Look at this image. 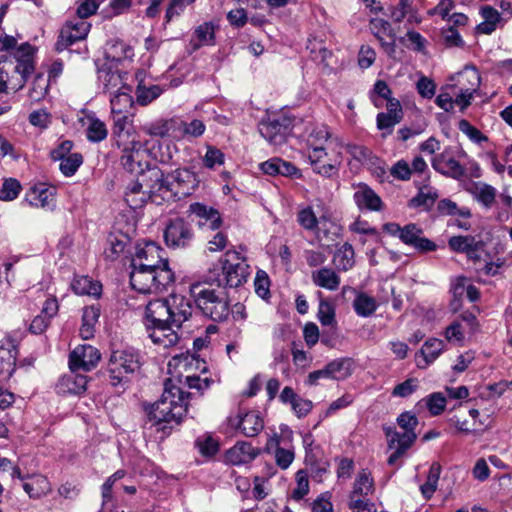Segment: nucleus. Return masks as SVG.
Wrapping results in <instances>:
<instances>
[{"mask_svg":"<svg viewBox=\"0 0 512 512\" xmlns=\"http://www.w3.org/2000/svg\"><path fill=\"white\" fill-rule=\"evenodd\" d=\"M227 424L232 430L240 431L245 437H256L264 429V419L255 410L229 416Z\"/></svg>","mask_w":512,"mask_h":512,"instance_id":"nucleus-14","label":"nucleus"},{"mask_svg":"<svg viewBox=\"0 0 512 512\" xmlns=\"http://www.w3.org/2000/svg\"><path fill=\"white\" fill-rule=\"evenodd\" d=\"M250 275L247 259L240 252L229 249L219 259L217 264L206 274L207 282L218 288L230 289L244 285Z\"/></svg>","mask_w":512,"mask_h":512,"instance_id":"nucleus-2","label":"nucleus"},{"mask_svg":"<svg viewBox=\"0 0 512 512\" xmlns=\"http://www.w3.org/2000/svg\"><path fill=\"white\" fill-rule=\"evenodd\" d=\"M164 240L169 248L189 247L194 240L192 224L182 217L170 219L164 230Z\"/></svg>","mask_w":512,"mask_h":512,"instance_id":"nucleus-9","label":"nucleus"},{"mask_svg":"<svg viewBox=\"0 0 512 512\" xmlns=\"http://www.w3.org/2000/svg\"><path fill=\"white\" fill-rule=\"evenodd\" d=\"M112 138L116 145L117 143H130L131 140H135L128 114L113 115Z\"/></svg>","mask_w":512,"mask_h":512,"instance_id":"nucleus-29","label":"nucleus"},{"mask_svg":"<svg viewBox=\"0 0 512 512\" xmlns=\"http://www.w3.org/2000/svg\"><path fill=\"white\" fill-rule=\"evenodd\" d=\"M402 121L401 117L396 115L387 114L385 112H380L376 117L377 128L381 131H385L383 136L387 134H391L393 132V128L396 124Z\"/></svg>","mask_w":512,"mask_h":512,"instance_id":"nucleus-62","label":"nucleus"},{"mask_svg":"<svg viewBox=\"0 0 512 512\" xmlns=\"http://www.w3.org/2000/svg\"><path fill=\"white\" fill-rule=\"evenodd\" d=\"M354 361L352 358L343 357L332 360L325 365L328 379L344 380L352 374Z\"/></svg>","mask_w":512,"mask_h":512,"instance_id":"nucleus-37","label":"nucleus"},{"mask_svg":"<svg viewBox=\"0 0 512 512\" xmlns=\"http://www.w3.org/2000/svg\"><path fill=\"white\" fill-rule=\"evenodd\" d=\"M353 246L346 242L334 254V262L341 271H347L354 265Z\"/></svg>","mask_w":512,"mask_h":512,"instance_id":"nucleus-47","label":"nucleus"},{"mask_svg":"<svg viewBox=\"0 0 512 512\" xmlns=\"http://www.w3.org/2000/svg\"><path fill=\"white\" fill-rule=\"evenodd\" d=\"M260 451L249 442L238 441L225 452V462L231 465L246 464L252 462L260 454Z\"/></svg>","mask_w":512,"mask_h":512,"instance_id":"nucleus-23","label":"nucleus"},{"mask_svg":"<svg viewBox=\"0 0 512 512\" xmlns=\"http://www.w3.org/2000/svg\"><path fill=\"white\" fill-rule=\"evenodd\" d=\"M128 239L124 235L109 234L103 256L107 261H115L125 251Z\"/></svg>","mask_w":512,"mask_h":512,"instance_id":"nucleus-40","label":"nucleus"},{"mask_svg":"<svg viewBox=\"0 0 512 512\" xmlns=\"http://www.w3.org/2000/svg\"><path fill=\"white\" fill-rule=\"evenodd\" d=\"M293 127L294 118L282 111L267 113L258 125L261 136L273 145L285 143Z\"/></svg>","mask_w":512,"mask_h":512,"instance_id":"nucleus-7","label":"nucleus"},{"mask_svg":"<svg viewBox=\"0 0 512 512\" xmlns=\"http://www.w3.org/2000/svg\"><path fill=\"white\" fill-rule=\"evenodd\" d=\"M101 359L100 351L89 344L79 345L69 354V369L73 371L93 370Z\"/></svg>","mask_w":512,"mask_h":512,"instance_id":"nucleus-16","label":"nucleus"},{"mask_svg":"<svg viewBox=\"0 0 512 512\" xmlns=\"http://www.w3.org/2000/svg\"><path fill=\"white\" fill-rule=\"evenodd\" d=\"M71 289L77 295L99 297L102 292V284L89 276H75L71 282Z\"/></svg>","mask_w":512,"mask_h":512,"instance_id":"nucleus-38","label":"nucleus"},{"mask_svg":"<svg viewBox=\"0 0 512 512\" xmlns=\"http://www.w3.org/2000/svg\"><path fill=\"white\" fill-rule=\"evenodd\" d=\"M140 367L141 356L138 350L128 347L112 351L107 364L111 386L125 389L131 375L139 371Z\"/></svg>","mask_w":512,"mask_h":512,"instance_id":"nucleus-5","label":"nucleus"},{"mask_svg":"<svg viewBox=\"0 0 512 512\" xmlns=\"http://www.w3.org/2000/svg\"><path fill=\"white\" fill-rule=\"evenodd\" d=\"M347 294L353 295V309L360 317H369L377 309L378 305L374 297L367 295L365 292L358 291L351 286H344L342 288V295L345 297Z\"/></svg>","mask_w":512,"mask_h":512,"instance_id":"nucleus-22","label":"nucleus"},{"mask_svg":"<svg viewBox=\"0 0 512 512\" xmlns=\"http://www.w3.org/2000/svg\"><path fill=\"white\" fill-rule=\"evenodd\" d=\"M188 212L199 218V226L208 224V228L212 231L219 230L223 224V219L220 212L214 207L207 206L203 203H191L189 205Z\"/></svg>","mask_w":512,"mask_h":512,"instance_id":"nucleus-19","label":"nucleus"},{"mask_svg":"<svg viewBox=\"0 0 512 512\" xmlns=\"http://www.w3.org/2000/svg\"><path fill=\"white\" fill-rule=\"evenodd\" d=\"M169 304L165 299H155L148 302L145 308L144 325H165L172 324L169 314Z\"/></svg>","mask_w":512,"mask_h":512,"instance_id":"nucleus-20","label":"nucleus"},{"mask_svg":"<svg viewBox=\"0 0 512 512\" xmlns=\"http://www.w3.org/2000/svg\"><path fill=\"white\" fill-rule=\"evenodd\" d=\"M130 284L132 288L143 294L161 293L175 282V274L171 268L150 269L139 264L131 265Z\"/></svg>","mask_w":512,"mask_h":512,"instance_id":"nucleus-6","label":"nucleus"},{"mask_svg":"<svg viewBox=\"0 0 512 512\" xmlns=\"http://www.w3.org/2000/svg\"><path fill=\"white\" fill-rule=\"evenodd\" d=\"M174 124L175 122L173 120L160 119L146 125L144 131L150 136L163 138L169 135Z\"/></svg>","mask_w":512,"mask_h":512,"instance_id":"nucleus-53","label":"nucleus"},{"mask_svg":"<svg viewBox=\"0 0 512 512\" xmlns=\"http://www.w3.org/2000/svg\"><path fill=\"white\" fill-rule=\"evenodd\" d=\"M384 433L388 439L390 449H400L406 452L416 441V432H398L394 427H384Z\"/></svg>","mask_w":512,"mask_h":512,"instance_id":"nucleus-30","label":"nucleus"},{"mask_svg":"<svg viewBox=\"0 0 512 512\" xmlns=\"http://www.w3.org/2000/svg\"><path fill=\"white\" fill-rule=\"evenodd\" d=\"M139 177L152 199L168 192V177H165L157 165L145 164V169Z\"/></svg>","mask_w":512,"mask_h":512,"instance_id":"nucleus-17","label":"nucleus"},{"mask_svg":"<svg viewBox=\"0 0 512 512\" xmlns=\"http://www.w3.org/2000/svg\"><path fill=\"white\" fill-rule=\"evenodd\" d=\"M182 128V136L187 139L198 138L205 132L206 126L203 121L199 119H193L191 122L180 123Z\"/></svg>","mask_w":512,"mask_h":512,"instance_id":"nucleus-60","label":"nucleus"},{"mask_svg":"<svg viewBox=\"0 0 512 512\" xmlns=\"http://www.w3.org/2000/svg\"><path fill=\"white\" fill-rule=\"evenodd\" d=\"M349 230L357 234L371 235L374 237V241L376 243L382 242V237L379 231L375 227L370 226L365 220L357 219L350 224Z\"/></svg>","mask_w":512,"mask_h":512,"instance_id":"nucleus-63","label":"nucleus"},{"mask_svg":"<svg viewBox=\"0 0 512 512\" xmlns=\"http://www.w3.org/2000/svg\"><path fill=\"white\" fill-rule=\"evenodd\" d=\"M271 281L268 274L263 270H258L254 279L255 293L262 299L268 300L271 297Z\"/></svg>","mask_w":512,"mask_h":512,"instance_id":"nucleus-56","label":"nucleus"},{"mask_svg":"<svg viewBox=\"0 0 512 512\" xmlns=\"http://www.w3.org/2000/svg\"><path fill=\"white\" fill-rule=\"evenodd\" d=\"M424 400L428 411L433 416H438L445 410L447 401L441 392L431 393Z\"/></svg>","mask_w":512,"mask_h":512,"instance_id":"nucleus-59","label":"nucleus"},{"mask_svg":"<svg viewBox=\"0 0 512 512\" xmlns=\"http://www.w3.org/2000/svg\"><path fill=\"white\" fill-rule=\"evenodd\" d=\"M83 163V156L79 152L71 153L60 161L59 169L66 177L73 176Z\"/></svg>","mask_w":512,"mask_h":512,"instance_id":"nucleus-50","label":"nucleus"},{"mask_svg":"<svg viewBox=\"0 0 512 512\" xmlns=\"http://www.w3.org/2000/svg\"><path fill=\"white\" fill-rule=\"evenodd\" d=\"M168 177L172 178L168 183V192L177 200L191 196L200 183L198 175L188 168L175 169Z\"/></svg>","mask_w":512,"mask_h":512,"instance_id":"nucleus-12","label":"nucleus"},{"mask_svg":"<svg viewBox=\"0 0 512 512\" xmlns=\"http://www.w3.org/2000/svg\"><path fill=\"white\" fill-rule=\"evenodd\" d=\"M86 138L92 143H99L106 139L108 130L106 124L95 115L87 116Z\"/></svg>","mask_w":512,"mask_h":512,"instance_id":"nucleus-41","label":"nucleus"},{"mask_svg":"<svg viewBox=\"0 0 512 512\" xmlns=\"http://www.w3.org/2000/svg\"><path fill=\"white\" fill-rule=\"evenodd\" d=\"M436 211L439 216H459L468 219L472 216L468 207H458L457 203L449 198L441 199L437 202Z\"/></svg>","mask_w":512,"mask_h":512,"instance_id":"nucleus-42","label":"nucleus"},{"mask_svg":"<svg viewBox=\"0 0 512 512\" xmlns=\"http://www.w3.org/2000/svg\"><path fill=\"white\" fill-rule=\"evenodd\" d=\"M100 317V305L93 304L86 306L82 313V325L80 327V336L85 339H91L96 332V325Z\"/></svg>","mask_w":512,"mask_h":512,"instance_id":"nucleus-31","label":"nucleus"},{"mask_svg":"<svg viewBox=\"0 0 512 512\" xmlns=\"http://www.w3.org/2000/svg\"><path fill=\"white\" fill-rule=\"evenodd\" d=\"M117 147L122 149L120 163L122 167L130 173L140 175L145 169L143 162L146 151L142 149V144L136 140H131L130 143H117Z\"/></svg>","mask_w":512,"mask_h":512,"instance_id":"nucleus-15","label":"nucleus"},{"mask_svg":"<svg viewBox=\"0 0 512 512\" xmlns=\"http://www.w3.org/2000/svg\"><path fill=\"white\" fill-rule=\"evenodd\" d=\"M22 190L21 183L15 178H8L3 181L0 188V200L12 201L18 197Z\"/></svg>","mask_w":512,"mask_h":512,"instance_id":"nucleus-54","label":"nucleus"},{"mask_svg":"<svg viewBox=\"0 0 512 512\" xmlns=\"http://www.w3.org/2000/svg\"><path fill=\"white\" fill-rule=\"evenodd\" d=\"M358 187L353 199L360 210L380 211L383 208V201L371 187L364 183Z\"/></svg>","mask_w":512,"mask_h":512,"instance_id":"nucleus-27","label":"nucleus"},{"mask_svg":"<svg viewBox=\"0 0 512 512\" xmlns=\"http://www.w3.org/2000/svg\"><path fill=\"white\" fill-rule=\"evenodd\" d=\"M311 277L316 286L330 291L337 290L341 283L340 276L329 267H322L313 271Z\"/></svg>","mask_w":512,"mask_h":512,"instance_id":"nucleus-35","label":"nucleus"},{"mask_svg":"<svg viewBox=\"0 0 512 512\" xmlns=\"http://www.w3.org/2000/svg\"><path fill=\"white\" fill-rule=\"evenodd\" d=\"M165 301L169 304L172 324L176 328H181L183 323L192 316L193 307L190 300L182 295H170L165 298Z\"/></svg>","mask_w":512,"mask_h":512,"instance_id":"nucleus-21","label":"nucleus"},{"mask_svg":"<svg viewBox=\"0 0 512 512\" xmlns=\"http://www.w3.org/2000/svg\"><path fill=\"white\" fill-rule=\"evenodd\" d=\"M330 138L328 127L324 124L314 125L310 128L307 136V146L310 150L313 148H323Z\"/></svg>","mask_w":512,"mask_h":512,"instance_id":"nucleus-45","label":"nucleus"},{"mask_svg":"<svg viewBox=\"0 0 512 512\" xmlns=\"http://www.w3.org/2000/svg\"><path fill=\"white\" fill-rule=\"evenodd\" d=\"M434 170L440 174L460 180L465 176V168L453 157H448L445 153L436 155L431 161Z\"/></svg>","mask_w":512,"mask_h":512,"instance_id":"nucleus-24","label":"nucleus"},{"mask_svg":"<svg viewBox=\"0 0 512 512\" xmlns=\"http://www.w3.org/2000/svg\"><path fill=\"white\" fill-rule=\"evenodd\" d=\"M439 198L438 191L429 186L423 185L419 188L418 193L412 197L408 202L409 208H420L422 207L425 211L429 212L432 210L436 200Z\"/></svg>","mask_w":512,"mask_h":512,"instance_id":"nucleus-34","label":"nucleus"},{"mask_svg":"<svg viewBox=\"0 0 512 512\" xmlns=\"http://www.w3.org/2000/svg\"><path fill=\"white\" fill-rule=\"evenodd\" d=\"M480 83L481 77L479 71L475 67H465V69L458 74L457 84L455 86L476 92Z\"/></svg>","mask_w":512,"mask_h":512,"instance_id":"nucleus-44","label":"nucleus"},{"mask_svg":"<svg viewBox=\"0 0 512 512\" xmlns=\"http://www.w3.org/2000/svg\"><path fill=\"white\" fill-rule=\"evenodd\" d=\"M478 240L472 235L452 236L448 240L450 249L457 253H466Z\"/></svg>","mask_w":512,"mask_h":512,"instance_id":"nucleus-57","label":"nucleus"},{"mask_svg":"<svg viewBox=\"0 0 512 512\" xmlns=\"http://www.w3.org/2000/svg\"><path fill=\"white\" fill-rule=\"evenodd\" d=\"M91 28V24L87 20H67L60 29L55 50L62 52L72 46L74 43L83 41Z\"/></svg>","mask_w":512,"mask_h":512,"instance_id":"nucleus-13","label":"nucleus"},{"mask_svg":"<svg viewBox=\"0 0 512 512\" xmlns=\"http://www.w3.org/2000/svg\"><path fill=\"white\" fill-rule=\"evenodd\" d=\"M480 15L484 20L476 26V33L486 35L492 34L501 20V14L494 7L484 5L480 8Z\"/></svg>","mask_w":512,"mask_h":512,"instance_id":"nucleus-36","label":"nucleus"},{"mask_svg":"<svg viewBox=\"0 0 512 512\" xmlns=\"http://www.w3.org/2000/svg\"><path fill=\"white\" fill-rule=\"evenodd\" d=\"M207 282H195L190 286V294L201 314L214 321L223 322L230 315V299L226 292L217 291Z\"/></svg>","mask_w":512,"mask_h":512,"instance_id":"nucleus-3","label":"nucleus"},{"mask_svg":"<svg viewBox=\"0 0 512 512\" xmlns=\"http://www.w3.org/2000/svg\"><path fill=\"white\" fill-rule=\"evenodd\" d=\"M163 92L162 88L158 85H152L148 88L139 84L136 90V100L141 106H145L155 100Z\"/></svg>","mask_w":512,"mask_h":512,"instance_id":"nucleus-52","label":"nucleus"},{"mask_svg":"<svg viewBox=\"0 0 512 512\" xmlns=\"http://www.w3.org/2000/svg\"><path fill=\"white\" fill-rule=\"evenodd\" d=\"M318 293L322 297V293ZM317 316L322 326H336L335 308L329 300L320 299Z\"/></svg>","mask_w":512,"mask_h":512,"instance_id":"nucleus-49","label":"nucleus"},{"mask_svg":"<svg viewBox=\"0 0 512 512\" xmlns=\"http://www.w3.org/2000/svg\"><path fill=\"white\" fill-rule=\"evenodd\" d=\"M50 81L43 73H37L32 81L28 97L32 102H39L45 98L49 91Z\"/></svg>","mask_w":512,"mask_h":512,"instance_id":"nucleus-46","label":"nucleus"},{"mask_svg":"<svg viewBox=\"0 0 512 512\" xmlns=\"http://www.w3.org/2000/svg\"><path fill=\"white\" fill-rule=\"evenodd\" d=\"M192 395L190 392H185L173 379H166L161 398L155 403L143 404L147 421L154 426H160L158 431L169 435L173 429V424H181L186 416L188 400Z\"/></svg>","mask_w":512,"mask_h":512,"instance_id":"nucleus-1","label":"nucleus"},{"mask_svg":"<svg viewBox=\"0 0 512 512\" xmlns=\"http://www.w3.org/2000/svg\"><path fill=\"white\" fill-rule=\"evenodd\" d=\"M195 448L198 449L199 453L207 458H213L220 450V443L211 434H204L198 436L194 442Z\"/></svg>","mask_w":512,"mask_h":512,"instance_id":"nucleus-43","label":"nucleus"},{"mask_svg":"<svg viewBox=\"0 0 512 512\" xmlns=\"http://www.w3.org/2000/svg\"><path fill=\"white\" fill-rule=\"evenodd\" d=\"M111 113L128 114L133 106V97L124 91H120L110 99Z\"/></svg>","mask_w":512,"mask_h":512,"instance_id":"nucleus-48","label":"nucleus"},{"mask_svg":"<svg viewBox=\"0 0 512 512\" xmlns=\"http://www.w3.org/2000/svg\"><path fill=\"white\" fill-rule=\"evenodd\" d=\"M370 28L378 40H382V36L393 37L395 33L390 22L381 18L371 19Z\"/></svg>","mask_w":512,"mask_h":512,"instance_id":"nucleus-64","label":"nucleus"},{"mask_svg":"<svg viewBox=\"0 0 512 512\" xmlns=\"http://www.w3.org/2000/svg\"><path fill=\"white\" fill-rule=\"evenodd\" d=\"M443 346V341L437 338L429 339L424 343L421 354L424 357L426 365L432 363L440 355Z\"/></svg>","mask_w":512,"mask_h":512,"instance_id":"nucleus-51","label":"nucleus"},{"mask_svg":"<svg viewBox=\"0 0 512 512\" xmlns=\"http://www.w3.org/2000/svg\"><path fill=\"white\" fill-rule=\"evenodd\" d=\"M174 359L178 360V365H182L187 371L193 369L202 373L208 371L206 362L194 354L181 355L179 358L175 357Z\"/></svg>","mask_w":512,"mask_h":512,"instance_id":"nucleus-58","label":"nucleus"},{"mask_svg":"<svg viewBox=\"0 0 512 512\" xmlns=\"http://www.w3.org/2000/svg\"><path fill=\"white\" fill-rule=\"evenodd\" d=\"M88 377L79 374L78 371L70 370L69 373L62 375L56 385L55 391L58 395H82L87 390Z\"/></svg>","mask_w":512,"mask_h":512,"instance_id":"nucleus-18","label":"nucleus"},{"mask_svg":"<svg viewBox=\"0 0 512 512\" xmlns=\"http://www.w3.org/2000/svg\"><path fill=\"white\" fill-rule=\"evenodd\" d=\"M35 48L28 42L22 43L15 51L14 58L16 59V65L12 67L13 71L20 76L14 78L9 77V69L5 67L8 62L7 56L0 57V93L8 92V83L11 85V89L19 91L23 89L29 79V77L35 71Z\"/></svg>","mask_w":512,"mask_h":512,"instance_id":"nucleus-4","label":"nucleus"},{"mask_svg":"<svg viewBox=\"0 0 512 512\" xmlns=\"http://www.w3.org/2000/svg\"><path fill=\"white\" fill-rule=\"evenodd\" d=\"M164 249L153 241H146L138 244L136 252L131 260V265L139 264L150 269H164L169 267V260L165 256Z\"/></svg>","mask_w":512,"mask_h":512,"instance_id":"nucleus-11","label":"nucleus"},{"mask_svg":"<svg viewBox=\"0 0 512 512\" xmlns=\"http://www.w3.org/2000/svg\"><path fill=\"white\" fill-rule=\"evenodd\" d=\"M55 187H48L40 183L31 187L23 200L32 207H49L54 202Z\"/></svg>","mask_w":512,"mask_h":512,"instance_id":"nucleus-26","label":"nucleus"},{"mask_svg":"<svg viewBox=\"0 0 512 512\" xmlns=\"http://www.w3.org/2000/svg\"><path fill=\"white\" fill-rule=\"evenodd\" d=\"M374 491L371 473L367 469L360 470L349 495V509L356 512H374L375 504L368 498Z\"/></svg>","mask_w":512,"mask_h":512,"instance_id":"nucleus-8","label":"nucleus"},{"mask_svg":"<svg viewBox=\"0 0 512 512\" xmlns=\"http://www.w3.org/2000/svg\"><path fill=\"white\" fill-rule=\"evenodd\" d=\"M297 222L302 228L308 231H314L317 229L319 223L312 207L310 206L301 209L297 213Z\"/></svg>","mask_w":512,"mask_h":512,"instance_id":"nucleus-61","label":"nucleus"},{"mask_svg":"<svg viewBox=\"0 0 512 512\" xmlns=\"http://www.w3.org/2000/svg\"><path fill=\"white\" fill-rule=\"evenodd\" d=\"M218 26L214 25L213 22H204L197 26L193 32V38L190 41L194 50L201 48L202 46H213L215 45V30Z\"/></svg>","mask_w":512,"mask_h":512,"instance_id":"nucleus-32","label":"nucleus"},{"mask_svg":"<svg viewBox=\"0 0 512 512\" xmlns=\"http://www.w3.org/2000/svg\"><path fill=\"white\" fill-rule=\"evenodd\" d=\"M29 481L23 484L24 491L30 498L40 499L48 495L52 491V486L49 479L41 474L29 476Z\"/></svg>","mask_w":512,"mask_h":512,"instance_id":"nucleus-33","label":"nucleus"},{"mask_svg":"<svg viewBox=\"0 0 512 512\" xmlns=\"http://www.w3.org/2000/svg\"><path fill=\"white\" fill-rule=\"evenodd\" d=\"M145 327L147 331H149V337L152 340V342L164 348L173 347L180 340L178 333L173 329V327H175V325L173 324L155 326L152 325Z\"/></svg>","mask_w":512,"mask_h":512,"instance_id":"nucleus-25","label":"nucleus"},{"mask_svg":"<svg viewBox=\"0 0 512 512\" xmlns=\"http://www.w3.org/2000/svg\"><path fill=\"white\" fill-rule=\"evenodd\" d=\"M308 160L314 173L329 179L337 178L342 164L341 153L329 155L326 148H313Z\"/></svg>","mask_w":512,"mask_h":512,"instance_id":"nucleus-10","label":"nucleus"},{"mask_svg":"<svg viewBox=\"0 0 512 512\" xmlns=\"http://www.w3.org/2000/svg\"><path fill=\"white\" fill-rule=\"evenodd\" d=\"M18 348L11 344L9 348L0 347V374L7 378L12 377L16 370Z\"/></svg>","mask_w":512,"mask_h":512,"instance_id":"nucleus-39","label":"nucleus"},{"mask_svg":"<svg viewBox=\"0 0 512 512\" xmlns=\"http://www.w3.org/2000/svg\"><path fill=\"white\" fill-rule=\"evenodd\" d=\"M98 80L103 84L104 92H111V89L116 88L121 82L120 75L117 72L104 67L98 69Z\"/></svg>","mask_w":512,"mask_h":512,"instance_id":"nucleus-55","label":"nucleus"},{"mask_svg":"<svg viewBox=\"0 0 512 512\" xmlns=\"http://www.w3.org/2000/svg\"><path fill=\"white\" fill-rule=\"evenodd\" d=\"M382 228L387 234L397 236L407 246L414 241L415 236L423 234V229L415 223H408L402 227L396 222H388Z\"/></svg>","mask_w":512,"mask_h":512,"instance_id":"nucleus-28","label":"nucleus"}]
</instances>
